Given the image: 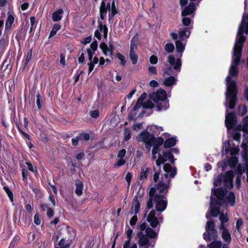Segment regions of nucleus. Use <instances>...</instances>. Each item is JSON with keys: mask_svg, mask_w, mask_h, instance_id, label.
<instances>
[{"mask_svg": "<svg viewBox=\"0 0 248 248\" xmlns=\"http://www.w3.org/2000/svg\"><path fill=\"white\" fill-rule=\"evenodd\" d=\"M213 185L217 186V176L215 174ZM217 217V188L213 187L210 197L209 207L205 214V217L208 220L206 222L205 229L206 232L203 233V238L206 241H211L207 247L201 244L198 248H217V229L215 228V223L211 217Z\"/></svg>", "mask_w": 248, "mask_h": 248, "instance_id": "f257e3e1", "label": "nucleus"}, {"mask_svg": "<svg viewBox=\"0 0 248 248\" xmlns=\"http://www.w3.org/2000/svg\"><path fill=\"white\" fill-rule=\"evenodd\" d=\"M233 177L232 170L227 171L222 177H218V186L222 183L224 186L218 188V206L226 207L235 205V194L233 192H229V190L233 187Z\"/></svg>", "mask_w": 248, "mask_h": 248, "instance_id": "f03ea898", "label": "nucleus"}, {"mask_svg": "<svg viewBox=\"0 0 248 248\" xmlns=\"http://www.w3.org/2000/svg\"><path fill=\"white\" fill-rule=\"evenodd\" d=\"M151 99L156 104L157 111L162 108L167 109L169 108V100L167 99V93L165 90L159 89L156 92L150 95Z\"/></svg>", "mask_w": 248, "mask_h": 248, "instance_id": "7ed1b4c3", "label": "nucleus"}, {"mask_svg": "<svg viewBox=\"0 0 248 248\" xmlns=\"http://www.w3.org/2000/svg\"><path fill=\"white\" fill-rule=\"evenodd\" d=\"M218 215L219 216L220 225L219 229L221 233L222 239L226 243V244L230 243L232 240L231 235L230 232L227 229L228 226L229 218L227 213L225 214L220 213L218 208Z\"/></svg>", "mask_w": 248, "mask_h": 248, "instance_id": "20e7f679", "label": "nucleus"}, {"mask_svg": "<svg viewBox=\"0 0 248 248\" xmlns=\"http://www.w3.org/2000/svg\"><path fill=\"white\" fill-rule=\"evenodd\" d=\"M168 62L170 64L164 71V74L170 76L172 72V66L176 72L179 73L181 71L182 66V61L180 58L176 59L173 56L170 55L168 57Z\"/></svg>", "mask_w": 248, "mask_h": 248, "instance_id": "39448f33", "label": "nucleus"}, {"mask_svg": "<svg viewBox=\"0 0 248 248\" xmlns=\"http://www.w3.org/2000/svg\"><path fill=\"white\" fill-rule=\"evenodd\" d=\"M166 197L164 195H158L156 194L154 199V202L156 203L155 210L157 212H162L167 208L168 202Z\"/></svg>", "mask_w": 248, "mask_h": 248, "instance_id": "423d86ee", "label": "nucleus"}, {"mask_svg": "<svg viewBox=\"0 0 248 248\" xmlns=\"http://www.w3.org/2000/svg\"><path fill=\"white\" fill-rule=\"evenodd\" d=\"M157 236L158 232H155L152 228L148 227L145 232V235L142 236V238L140 239V242L144 244L147 243L148 245L150 243L149 238L157 239Z\"/></svg>", "mask_w": 248, "mask_h": 248, "instance_id": "0eeeda50", "label": "nucleus"}, {"mask_svg": "<svg viewBox=\"0 0 248 248\" xmlns=\"http://www.w3.org/2000/svg\"><path fill=\"white\" fill-rule=\"evenodd\" d=\"M63 226L65 228L64 229L65 234L62 238L66 239L67 242L71 245L72 241H73L75 238L76 233L73 231V229L68 225L64 224Z\"/></svg>", "mask_w": 248, "mask_h": 248, "instance_id": "6e6552de", "label": "nucleus"}, {"mask_svg": "<svg viewBox=\"0 0 248 248\" xmlns=\"http://www.w3.org/2000/svg\"><path fill=\"white\" fill-rule=\"evenodd\" d=\"M195 3L194 2H190L188 5L184 7L182 9L181 16L185 17L187 16L192 15L194 17V12L196 9Z\"/></svg>", "mask_w": 248, "mask_h": 248, "instance_id": "1a4fd4ad", "label": "nucleus"}, {"mask_svg": "<svg viewBox=\"0 0 248 248\" xmlns=\"http://www.w3.org/2000/svg\"><path fill=\"white\" fill-rule=\"evenodd\" d=\"M225 124L228 129L234 127L236 124V115L232 112L227 113L226 115Z\"/></svg>", "mask_w": 248, "mask_h": 248, "instance_id": "9d476101", "label": "nucleus"}, {"mask_svg": "<svg viewBox=\"0 0 248 248\" xmlns=\"http://www.w3.org/2000/svg\"><path fill=\"white\" fill-rule=\"evenodd\" d=\"M154 137L153 134H151L147 130L142 131L137 138L138 141L144 143L152 141V138Z\"/></svg>", "mask_w": 248, "mask_h": 248, "instance_id": "9b49d317", "label": "nucleus"}, {"mask_svg": "<svg viewBox=\"0 0 248 248\" xmlns=\"http://www.w3.org/2000/svg\"><path fill=\"white\" fill-rule=\"evenodd\" d=\"M16 15L13 11H9L7 12V17L6 19L5 31H8L12 29V24L15 19Z\"/></svg>", "mask_w": 248, "mask_h": 248, "instance_id": "f8f14e48", "label": "nucleus"}, {"mask_svg": "<svg viewBox=\"0 0 248 248\" xmlns=\"http://www.w3.org/2000/svg\"><path fill=\"white\" fill-rule=\"evenodd\" d=\"M156 194V188L155 187H151L148 193L149 198L147 203V207L145 209V214L148 212V210H146L147 209L149 210L153 208V202H154V199Z\"/></svg>", "mask_w": 248, "mask_h": 248, "instance_id": "ddd939ff", "label": "nucleus"}, {"mask_svg": "<svg viewBox=\"0 0 248 248\" xmlns=\"http://www.w3.org/2000/svg\"><path fill=\"white\" fill-rule=\"evenodd\" d=\"M169 187V184H166L163 182V180L160 181L156 185V191L158 190V195H163V193L166 194L168 191V188Z\"/></svg>", "mask_w": 248, "mask_h": 248, "instance_id": "4468645a", "label": "nucleus"}, {"mask_svg": "<svg viewBox=\"0 0 248 248\" xmlns=\"http://www.w3.org/2000/svg\"><path fill=\"white\" fill-rule=\"evenodd\" d=\"M149 171V168L145 166H142L141 168V171L140 172L138 176V185H141L142 181L144 179H146Z\"/></svg>", "mask_w": 248, "mask_h": 248, "instance_id": "2eb2a0df", "label": "nucleus"}, {"mask_svg": "<svg viewBox=\"0 0 248 248\" xmlns=\"http://www.w3.org/2000/svg\"><path fill=\"white\" fill-rule=\"evenodd\" d=\"M140 210V202L138 200L137 196H135L134 198L133 201V206L131 207V210L129 212V214L132 215L133 213L137 214Z\"/></svg>", "mask_w": 248, "mask_h": 248, "instance_id": "dca6fc26", "label": "nucleus"}, {"mask_svg": "<svg viewBox=\"0 0 248 248\" xmlns=\"http://www.w3.org/2000/svg\"><path fill=\"white\" fill-rule=\"evenodd\" d=\"M111 3V9L108 12V19L110 20L114 16L119 13V9L115 4V0H110Z\"/></svg>", "mask_w": 248, "mask_h": 248, "instance_id": "f3484780", "label": "nucleus"}, {"mask_svg": "<svg viewBox=\"0 0 248 248\" xmlns=\"http://www.w3.org/2000/svg\"><path fill=\"white\" fill-rule=\"evenodd\" d=\"M163 170L166 173L170 172V176L171 178H173L177 173L176 168H172L169 163H166L164 165Z\"/></svg>", "mask_w": 248, "mask_h": 248, "instance_id": "a211bd4d", "label": "nucleus"}, {"mask_svg": "<svg viewBox=\"0 0 248 248\" xmlns=\"http://www.w3.org/2000/svg\"><path fill=\"white\" fill-rule=\"evenodd\" d=\"M106 0H102L99 7L100 18L102 20H104L105 18L107 11H108L106 7Z\"/></svg>", "mask_w": 248, "mask_h": 248, "instance_id": "6ab92c4d", "label": "nucleus"}, {"mask_svg": "<svg viewBox=\"0 0 248 248\" xmlns=\"http://www.w3.org/2000/svg\"><path fill=\"white\" fill-rule=\"evenodd\" d=\"M176 142L177 140L175 137L169 138L164 141V147L165 149L171 148L176 145Z\"/></svg>", "mask_w": 248, "mask_h": 248, "instance_id": "aec40b11", "label": "nucleus"}, {"mask_svg": "<svg viewBox=\"0 0 248 248\" xmlns=\"http://www.w3.org/2000/svg\"><path fill=\"white\" fill-rule=\"evenodd\" d=\"M63 11L62 9H59L54 12L52 15V20L54 22L60 21L62 17Z\"/></svg>", "mask_w": 248, "mask_h": 248, "instance_id": "412c9836", "label": "nucleus"}, {"mask_svg": "<svg viewBox=\"0 0 248 248\" xmlns=\"http://www.w3.org/2000/svg\"><path fill=\"white\" fill-rule=\"evenodd\" d=\"M176 78L172 76H170L168 78H165L163 85L167 87H170L176 84Z\"/></svg>", "mask_w": 248, "mask_h": 248, "instance_id": "4be33fe9", "label": "nucleus"}, {"mask_svg": "<svg viewBox=\"0 0 248 248\" xmlns=\"http://www.w3.org/2000/svg\"><path fill=\"white\" fill-rule=\"evenodd\" d=\"M163 156L164 157L167 158L168 160L170 162L171 164L173 165L174 164L175 161L176 160V158H175L174 155L171 153V151L167 150L165 151H163L162 152Z\"/></svg>", "mask_w": 248, "mask_h": 248, "instance_id": "5701e85b", "label": "nucleus"}, {"mask_svg": "<svg viewBox=\"0 0 248 248\" xmlns=\"http://www.w3.org/2000/svg\"><path fill=\"white\" fill-rule=\"evenodd\" d=\"M76 190L75 193L76 195L79 197L82 195L83 189V185L82 182L80 180L76 181Z\"/></svg>", "mask_w": 248, "mask_h": 248, "instance_id": "b1692460", "label": "nucleus"}, {"mask_svg": "<svg viewBox=\"0 0 248 248\" xmlns=\"http://www.w3.org/2000/svg\"><path fill=\"white\" fill-rule=\"evenodd\" d=\"M190 29V28L186 27L179 32L180 40L183 41L185 36H186V38L189 37L190 34V31H189Z\"/></svg>", "mask_w": 248, "mask_h": 248, "instance_id": "393cba45", "label": "nucleus"}, {"mask_svg": "<svg viewBox=\"0 0 248 248\" xmlns=\"http://www.w3.org/2000/svg\"><path fill=\"white\" fill-rule=\"evenodd\" d=\"M244 160L246 161L245 164H239L238 165L237 171L240 176H241V175L245 172V170H246L248 167V157L246 158V159Z\"/></svg>", "mask_w": 248, "mask_h": 248, "instance_id": "a878e982", "label": "nucleus"}, {"mask_svg": "<svg viewBox=\"0 0 248 248\" xmlns=\"http://www.w3.org/2000/svg\"><path fill=\"white\" fill-rule=\"evenodd\" d=\"M176 50L178 53H181L180 57L182 55V53L184 51L185 47L184 46L181 40H176L175 42Z\"/></svg>", "mask_w": 248, "mask_h": 248, "instance_id": "bb28decb", "label": "nucleus"}, {"mask_svg": "<svg viewBox=\"0 0 248 248\" xmlns=\"http://www.w3.org/2000/svg\"><path fill=\"white\" fill-rule=\"evenodd\" d=\"M70 245L67 242L66 239L62 238L59 241L58 244L55 245V248H69Z\"/></svg>", "mask_w": 248, "mask_h": 248, "instance_id": "cd10ccee", "label": "nucleus"}, {"mask_svg": "<svg viewBox=\"0 0 248 248\" xmlns=\"http://www.w3.org/2000/svg\"><path fill=\"white\" fill-rule=\"evenodd\" d=\"M152 140L153 145L160 147L163 144H164V140L161 137H158L156 138L155 136H154L152 138Z\"/></svg>", "mask_w": 248, "mask_h": 248, "instance_id": "c85d7f7f", "label": "nucleus"}, {"mask_svg": "<svg viewBox=\"0 0 248 248\" xmlns=\"http://www.w3.org/2000/svg\"><path fill=\"white\" fill-rule=\"evenodd\" d=\"M147 221L152 228H155L159 225V221L157 217H147Z\"/></svg>", "mask_w": 248, "mask_h": 248, "instance_id": "c756f323", "label": "nucleus"}, {"mask_svg": "<svg viewBox=\"0 0 248 248\" xmlns=\"http://www.w3.org/2000/svg\"><path fill=\"white\" fill-rule=\"evenodd\" d=\"M26 32L22 29H21L19 31L16 33L15 38L19 42L21 40L23 41L25 39Z\"/></svg>", "mask_w": 248, "mask_h": 248, "instance_id": "7c9ffc66", "label": "nucleus"}, {"mask_svg": "<svg viewBox=\"0 0 248 248\" xmlns=\"http://www.w3.org/2000/svg\"><path fill=\"white\" fill-rule=\"evenodd\" d=\"M61 28V25L59 24H54L52 30L50 31V32L49 35V38L54 36L56 33L57 32L59 31Z\"/></svg>", "mask_w": 248, "mask_h": 248, "instance_id": "2f4dec72", "label": "nucleus"}, {"mask_svg": "<svg viewBox=\"0 0 248 248\" xmlns=\"http://www.w3.org/2000/svg\"><path fill=\"white\" fill-rule=\"evenodd\" d=\"M242 123V125L238 126V130L239 131L242 130L243 132L248 134V122L245 121V117L243 119Z\"/></svg>", "mask_w": 248, "mask_h": 248, "instance_id": "473e14b6", "label": "nucleus"}, {"mask_svg": "<svg viewBox=\"0 0 248 248\" xmlns=\"http://www.w3.org/2000/svg\"><path fill=\"white\" fill-rule=\"evenodd\" d=\"M3 189L8 196L10 201L14 204V194L13 192L7 186H4Z\"/></svg>", "mask_w": 248, "mask_h": 248, "instance_id": "72a5a7b5", "label": "nucleus"}, {"mask_svg": "<svg viewBox=\"0 0 248 248\" xmlns=\"http://www.w3.org/2000/svg\"><path fill=\"white\" fill-rule=\"evenodd\" d=\"M129 57L132 61V63L134 65L136 64L138 62V55L136 54L134 50H130Z\"/></svg>", "mask_w": 248, "mask_h": 248, "instance_id": "f704fd0d", "label": "nucleus"}, {"mask_svg": "<svg viewBox=\"0 0 248 248\" xmlns=\"http://www.w3.org/2000/svg\"><path fill=\"white\" fill-rule=\"evenodd\" d=\"M30 187L32 189V192L35 194L36 198L39 199L43 196L42 192L41 190L37 187H33L30 186Z\"/></svg>", "mask_w": 248, "mask_h": 248, "instance_id": "c9c22d12", "label": "nucleus"}, {"mask_svg": "<svg viewBox=\"0 0 248 248\" xmlns=\"http://www.w3.org/2000/svg\"><path fill=\"white\" fill-rule=\"evenodd\" d=\"M238 163V158L235 156H232L229 158L228 161L229 165L231 168L235 167Z\"/></svg>", "mask_w": 248, "mask_h": 248, "instance_id": "e433bc0d", "label": "nucleus"}, {"mask_svg": "<svg viewBox=\"0 0 248 248\" xmlns=\"http://www.w3.org/2000/svg\"><path fill=\"white\" fill-rule=\"evenodd\" d=\"M124 140L125 141L129 140L131 137V132L128 128H125L124 130Z\"/></svg>", "mask_w": 248, "mask_h": 248, "instance_id": "4c0bfd02", "label": "nucleus"}, {"mask_svg": "<svg viewBox=\"0 0 248 248\" xmlns=\"http://www.w3.org/2000/svg\"><path fill=\"white\" fill-rule=\"evenodd\" d=\"M145 234H143L142 232V231L139 232L137 233V237L139 238V241H138V245L139 246V248H142L144 246L147 245V243H145V244H143L141 242H140V239L142 238V236L145 235Z\"/></svg>", "mask_w": 248, "mask_h": 248, "instance_id": "58836bf2", "label": "nucleus"}, {"mask_svg": "<svg viewBox=\"0 0 248 248\" xmlns=\"http://www.w3.org/2000/svg\"><path fill=\"white\" fill-rule=\"evenodd\" d=\"M238 114L240 116H243L247 112V108L245 105H241L238 107Z\"/></svg>", "mask_w": 248, "mask_h": 248, "instance_id": "ea45409f", "label": "nucleus"}, {"mask_svg": "<svg viewBox=\"0 0 248 248\" xmlns=\"http://www.w3.org/2000/svg\"><path fill=\"white\" fill-rule=\"evenodd\" d=\"M32 55V49H30L28 51L27 55L26 60H25V62H24V68H25L28 65V64L29 63L31 59Z\"/></svg>", "mask_w": 248, "mask_h": 248, "instance_id": "a19ab883", "label": "nucleus"}, {"mask_svg": "<svg viewBox=\"0 0 248 248\" xmlns=\"http://www.w3.org/2000/svg\"><path fill=\"white\" fill-rule=\"evenodd\" d=\"M78 139L80 140H89L90 138V136L89 134L86 133H80L78 134Z\"/></svg>", "mask_w": 248, "mask_h": 248, "instance_id": "79ce46f5", "label": "nucleus"}, {"mask_svg": "<svg viewBox=\"0 0 248 248\" xmlns=\"http://www.w3.org/2000/svg\"><path fill=\"white\" fill-rule=\"evenodd\" d=\"M26 164L27 165L28 169L34 173H37V169L35 166H34L31 162H26Z\"/></svg>", "mask_w": 248, "mask_h": 248, "instance_id": "37998d69", "label": "nucleus"}, {"mask_svg": "<svg viewBox=\"0 0 248 248\" xmlns=\"http://www.w3.org/2000/svg\"><path fill=\"white\" fill-rule=\"evenodd\" d=\"M158 126L155 125H152L149 128V131L151 132V134H153L154 136L158 135V130H157Z\"/></svg>", "mask_w": 248, "mask_h": 248, "instance_id": "c03bdc74", "label": "nucleus"}, {"mask_svg": "<svg viewBox=\"0 0 248 248\" xmlns=\"http://www.w3.org/2000/svg\"><path fill=\"white\" fill-rule=\"evenodd\" d=\"M165 50L168 53H171L174 51V46L173 44L167 43L165 46Z\"/></svg>", "mask_w": 248, "mask_h": 248, "instance_id": "a18cd8bd", "label": "nucleus"}, {"mask_svg": "<svg viewBox=\"0 0 248 248\" xmlns=\"http://www.w3.org/2000/svg\"><path fill=\"white\" fill-rule=\"evenodd\" d=\"M116 56L119 60L121 61L120 64L123 66H124L126 63V61L125 60L124 57L119 52L117 53Z\"/></svg>", "mask_w": 248, "mask_h": 248, "instance_id": "49530a36", "label": "nucleus"}, {"mask_svg": "<svg viewBox=\"0 0 248 248\" xmlns=\"http://www.w3.org/2000/svg\"><path fill=\"white\" fill-rule=\"evenodd\" d=\"M167 159H166L163 156H162L161 154H159L158 159L156 160V165L157 166H159L161 164H164Z\"/></svg>", "mask_w": 248, "mask_h": 248, "instance_id": "de8ad7c7", "label": "nucleus"}, {"mask_svg": "<svg viewBox=\"0 0 248 248\" xmlns=\"http://www.w3.org/2000/svg\"><path fill=\"white\" fill-rule=\"evenodd\" d=\"M34 223L37 225H39L41 224V216L37 213H36L34 216Z\"/></svg>", "mask_w": 248, "mask_h": 248, "instance_id": "09e8293b", "label": "nucleus"}, {"mask_svg": "<svg viewBox=\"0 0 248 248\" xmlns=\"http://www.w3.org/2000/svg\"><path fill=\"white\" fill-rule=\"evenodd\" d=\"M125 163V160L123 158H120L119 160H118L116 163L114 164V168H118L120 167L123 165H124Z\"/></svg>", "mask_w": 248, "mask_h": 248, "instance_id": "8fccbe9b", "label": "nucleus"}, {"mask_svg": "<svg viewBox=\"0 0 248 248\" xmlns=\"http://www.w3.org/2000/svg\"><path fill=\"white\" fill-rule=\"evenodd\" d=\"M182 22L184 26H188L191 23V19L190 17L185 16L182 18Z\"/></svg>", "mask_w": 248, "mask_h": 248, "instance_id": "3c124183", "label": "nucleus"}, {"mask_svg": "<svg viewBox=\"0 0 248 248\" xmlns=\"http://www.w3.org/2000/svg\"><path fill=\"white\" fill-rule=\"evenodd\" d=\"M90 115L92 118L96 119L99 116V111L98 109L91 110Z\"/></svg>", "mask_w": 248, "mask_h": 248, "instance_id": "603ef678", "label": "nucleus"}, {"mask_svg": "<svg viewBox=\"0 0 248 248\" xmlns=\"http://www.w3.org/2000/svg\"><path fill=\"white\" fill-rule=\"evenodd\" d=\"M135 37L136 35H135L131 40L130 50L132 49L134 50V48L137 49V44L136 43V40H135Z\"/></svg>", "mask_w": 248, "mask_h": 248, "instance_id": "864d4df0", "label": "nucleus"}, {"mask_svg": "<svg viewBox=\"0 0 248 248\" xmlns=\"http://www.w3.org/2000/svg\"><path fill=\"white\" fill-rule=\"evenodd\" d=\"M241 147L244 149V154L243 155V157L244 159H246V158L248 157L247 155V152H248V146L247 144L246 143L243 142L241 144Z\"/></svg>", "mask_w": 248, "mask_h": 248, "instance_id": "5fc2aeb1", "label": "nucleus"}, {"mask_svg": "<svg viewBox=\"0 0 248 248\" xmlns=\"http://www.w3.org/2000/svg\"><path fill=\"white\" fill-rule=\"evenodd\" d=\"M142 106L145 108L150 109L154 107V104L151 101H147L143 104Z\"/></svg>", "mask_w": 248, "mask_h": 248, "instance_id": "6e6d98bb", "label": "nucleus"}, {"mask_svg": "<svg viewBox=\"0 0 248 248\" xmlns=\"http://www.w3.org/2000/svg\"><path fill=\"white\" fill-rule=\"evenodd\" d=\"M36 98H37L36 104H37V107L39 109H41V101L42 99V97H41V96L39 92L37 93L36 94Z\"/></svg>", "mask_w": 248, "mask_h": 248, "instance_id": "4d7b16f0", "label": "nucleus"}, {"mask_svg": "<svg viewBox=\"0 0 248 248\" xmlns=\"http://www.w3.org/2000/svg\"><path fill=\"white\" fill-rule=\"evenodd\" d=\"M98 28L100 31H103L105 30H108V28L106 25H103L102 21L98 20Z\"/></svg>", "mask_w": 248, "mask_h": 248, "instance_id": "13d9d810", "label": "nucleus"}, {"mask_svg": "<svg viewBox=\"0 0 248 248\" xmlns=\"http://www.w3.org/2000/svg\"><path fill=\"white\" fill-rule=\"evenodd\" d=\"M232 138L234 140L240 141L241 139V134L239 132L235 131L232 135Z\"/></svg>", "mask_w": 248, "mask_h": 248, "instance_id": "bf43d9fd", "label": "nucleus"}, {"mask_svg": "<svg viewBox=\"0 0 248 248\" xmlns=\"http://www.w3.org/2000/svg\"><path fill=\"white\" fill-rule=\"evenodd\" d=\"M98 43L96 40L93 41L90 45L91 49L94 52L97 48Z\"/></svg>", "mask_w": 248, "mask_h": 248, "instance_id": "052dcab7", "label": "nucleus"}, {"mask_svg": "<svg viewBox=\"0 0 248 248\" xmlns=\"http://www.w3.org/2000/svg\"><path fill=\"white\" fill-rule=\"evenodd\" d=\"M126 232L128 238L126 241H131V238H132V234L133 232L132 229L129 228L126 231Z\"/></svg>", "mask_w": 248, "mask_h": 248, "instance_id": "680f3d73", "label": "nucleus"}, {"mask_svg": "<svg viewBox=\"0 0 248 248\" xmlns=\"http://www.w3.org/2000/svg\"><path fill=\"white\" fill-rule=\"evenodd\" d=\"M150 62L153 64H155L157 63L158 58L155 55H152L149 59Z\"/></svg>", "mask_w": 248, "mask_h": 248, "instance_id": "e2e57ef3", "label": "nucleus"}, {"mask_svg": "<svg viewBox=\"0 0 248 248\" xmlns=\"http://www.w3.org/2000/svg\"><path fill=\"white\" fill-rule=\"evenodd\" d=\"M230 145H231L229 141H226L225 142L223 146V150L225 151L226 153H227L229 151L230 149L231 148Z\"/></svg>", "mask_w": 248, "mask_h": 248, "instance_id": "0e129e2a", "label": "nucleus"}, {"mask_svg": "<svg viewBox=\"0 0 248 248\" xmlns=\"http://www.w3.org/2000/svg\"><path fill=\"white\" fill-rule=\"evenodd\" d=\"M54 215V210L51 208L49 207L47 209L46 216L48 218H50L52 217Z\"/></svg>", "mask_w": 248, "mask_h": 248, "instance_id": "69168bd1", "label": "nucleus"}, {"mask_svg": "<svg viewBox=\"0 0 248 248\" xmlns=\"http://www.w3.org/2000/svg\"><path fill=\"white\" fill-rule=\"evenodd\" d=\"M229 151H230V154L232 155H236L239 151V149L238 147H231Z\"/></svg>", "mask_w": 248, "mask_h": 248, "instance_id": "338daca9", "label": "nucleus"}, {"mask_svg": "<svg viewBox=\"0 0 248 248\" xmlns=\"http://www.w3.org/2000/svg\"><path fill=\"white\" fill-rule=\"evenodd\" d=\"M126 152V150L124 149L120 150L118 152L117 157L120 158H123V157L125 155Z\"/></svg>", "mask_w": 248, "mask_h": 248, "instance_id": "774afa93", "label": "nucleus"}]
</instances>
